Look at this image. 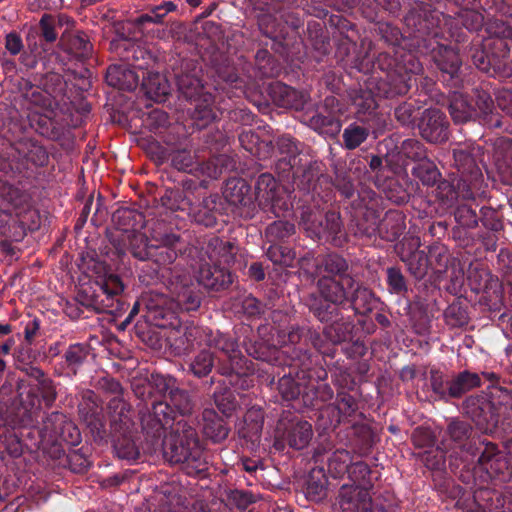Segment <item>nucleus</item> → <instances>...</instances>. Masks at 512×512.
<instances>
[{
	"instance_id": "63",
	"label": "nucleus",
	"mask_w": 512,
	"mask_h": 512,
	"mask_svg": "<svg viewBox=\"0 0 512 512\" xmlns=\"http://www.w3.org/2000/svg\"><path fill=\"white\" fill-rule=\"evenodd\" d=\"M1 350L4 354H8L9 351H10V344H4L2 347H1Z\"/></svg>"
},
{
	"instance_id": "9",
	"label": "nucleus",
	"mask_w": 512,
	"mask_h": 512,
	"mask_svg": "<svg viewBox=\"0 0 512 512\" xmlns=\"http://www.w3.org/2000/svg\"><path fill=\"white\" fill-rule=\"evenodd\" d=\"M139 74L123 65H113L107 69L106 81L108 85L131 91L135 89L139 83Z\"/></svg>"
},
{
	"instance_id": "31",
	"label": "nucleus",
	"mask_w": 512,
	"mask_h": 512,
	"mask_svg": "<svg viewBox=\"0 0 512 512\" xmlns=\"http://www.w3.org/2000/svg\"><path fill=\"white\" fill-rule=\"evenodd\" d=\"M175 9L172 2H167L163 5L157 6L153 9L152 14H145L139 17L140 23L145 22H159L168 12Z\"/></svg>"
},
{
	"instance_id": "22",
	"label": "nucleus",
	"mask_w": 512,
	"mask_h": 512,
	"mask_svg": "<svg viewBox=\"0 0 512 512\" xmlns=\"http://www.w3.org/2000/svg\"><path fill=\"white\" fill-rule=\"evenodd\" d=\"M367 136L368 130L366 128L354 124L347 127L343 133L344 143L348 149L358 147L366 140Z\"/></svg>"
},
{
	"instance_id": "23",
	"label": "nucleus",
	"mask_w": 512,
	"mask_h": 512,
	"mask_svg": "<svg viewBox=\"0 0 512 512\" xmlns=\"http://www.w3.org/2000/svg\"><path fill=\"white\" fill-rule=\"evenodd\" d=\"M153 416L156 420L155 430L159 432L160 429L167 428L171 421L172 417V409L169 404L166 402H157L153 405Z\"/></svg>"
},
{
	"instance_id": "59",
	"label": "nucleus",
	"mask_w": 512,
	"mask_h": 512,
	"mask_svg": "<svg viewBox=\"0 0 512 512\" xmlns=\"http://www.w3.org/2000/svg\"><path fill=\"white\" fill-rule=\"evenodd\" d=\"M11 331V327L8 324H0V334H8Z\"/></svg>"
},
{
	"instance_id": "2",
	"label": "nucleus",
	"mask_w": 512,
	"mask_h": 512,
	"mask_svg": "<svg viewBox=\"0 0 512 512\" xmlns=\"http://www.w3.org/2000/svg\"><path fill=\"white\" fill-rule=\"evenodd\" d=\"M318 286L325 300L333 304H343L349 300L358 311L366 310L365 304L372 296L368 289L360 287L349 275L324 276Z\"/></svg>"
},
{
	"instance_id": "28",
	"label": "nucleus",
	"mask_w": 512,
	"mask_h": 512,
	"mask_svg": "<svg viewBox=\"0 0 512 512\" xmlns=\"http://www.w3.org/2000/svg\"><path fill=\"white\" fill-rule=\"evenodd\" d=\"M87 349L84 345L74 344L71 345L65 353L66 362L71 366L81 364L87 357Z\"/></svg>"
},
{
	"instance_id": "52",
	"label": "nucleus",
	"mask_w": 512,
	"mask_h": 512,
	"mask_svg": "<svg viewBox=\"0 0 512 512\" xmlns=\"http://www.w3.org/2000/svg\"><path fill=\"white\" fill-rule=\"evenodd\" d=\"M482 104L479 106V109L482 113H487L492 105V100L489 96L483 95L480 97Z\"/></svg>"
},
{
	"instance_id": "29",
	"label": "nucleus",
	"mask_w": 512,
	"mask_h": 512,
	"mask_svg": "<svg viewBox=\"0 0 512 512\" xmlns=\"http://www.w3.org/2000/svg\"><path fill=\"white\" fill-rule=\"evenodd\" d=\"M295 232L294 224L288 221H275L267 229V233L277 238H285Z\"/></svg>"
},
{
	"instance_id": "21",
	"label": "nucleus",
	"mask_w": 512,
	"mask_h": 512,
	"mask_svg": "<svg viewBox=\"0 0 512 512\" xmlns=\"http://www.w3.org/2000/svg\"><path fill=\"white\" fill-rule=\"evenodd\" d=\"M272 93L274 94V101L279 105L283 107H294L296 109L300 108L304 102L306 101L303 99L301 103L294 102V98L297 94V92L287 86L280 83H276L271 87ZM302 98L304 96L302 95Z\"/></svg>"
},
{
	"instance_id": "18",
	"label": "nucleus",
	"mask_w": 512,
	"mask_h": 512,
	"mask_svg": "<svg viewBox=\"0 0 512 512\" xmlns=\"http://www.w3.org/2000/svg\"><path fill=\"white\" fill-rule=\"evenodd\" d=\"M450 114L456 123H464L477 115L467 98L455 93L450 103Z\"/></svg>"
},
{
	"instance_id": "7",
	"label": "nucleus",
	"mask_w": 512,
	"mask_h": 512,
	"mask_svg": "<svg viewBox=\"0 0 512 512\" xmlns=\"http://www.w3.org/2000/svg\"><path fill=\"white\" fill-rule=\"evenodd\" d=\"M214 346L217 350L221 351L229 361L227 367H220L222 374H241L243 372V357L234 340L221 334L214 339Z\"/></svg>"
},
{
	"instance_id": "8",
	"label": "nucleus",
	"mask_w": 512,
	"mask_h": 512,
	"mask_svg": "<svg viewBox=\"0 0 512 512\" xmlns=\"http://www.w3.org/2000/svg\"><path fill=\"white\" fill-rule=\"evenodd\" d=\"M197 280L207 289L220 290L228 287L233 279L230 272L218 266L204 264L200 267Z\"/></svg>"
},
{
	"instance_id": "33",
	"label": "nucleus",
	"mask_w": 512,
	"mask_h": 512,
	"mask_svg": "<svg viewBox=\"0 0 512 512\" xmlns=\"http://www.w3.org/2000/svg\"><path fill=\"white\" fill-rule=\"evenodd\" d=\"M24 96L36 106H46L49 100L48 93L37 86H30Z\"/></svg>"
},
{
	"instance_id": "47",
	"label": "nucleus",
	"mask_w": 512,
	"mask_h": 512,
	"mask_svg": "<svg viewBox=\"0 0 512 512\" xmlns=\"http://www.w3.org/2000/svg\"><path fill=\"white\" fill-rule=\"evenodd\" d=\"M65 429L69 431V438H65V441H67L70 445H77L80 442V432L79 430L72 424L67 423L65 425Z\"/></svg>"
},
{
	"instance_id": "61",
	"label": "nucleus",
	"mask_w": 512,
	"mask_h": 512,
	"mask_svg": "<svg viewBox=\"0 0 512 512\" xmlns=\"http://www.w3.org/2000/svg\"><path fill=\"white\" fill-rule=\"evenodd\" d=\"M467 512H488L487 511V508L482 506V505H477V507L475 509H469L467 510Z\"/></svg>"
},
{
	"instance_id": "26",
	"label": "nucleus",
	"mask_w": 512,
	"mask_h": 512,
	"mask_svg": "<svg viewBox=\"0 0 512 512\" xmlns=\"http://www.w3.org/2000/svg\"><path fill=\"white\" fill-rule=\"evenodd\" d=\"M326 480L324 475H322V479L315 480L314 476H311L308 481L306 488V496L308 499L312 501H320L326 496Z\"/></svg>"
},
{
	"instance_id": "60",
	"label": "nucleus",
	"mask_w": 512,
	"mask_h": 512,
	"mask_svg": "<svg viewBox=\"0 0 512 512\" xmlns=\"http://www.w3.org/2000/svg\"><path fill=\"white\" fill-rule=\"evenodd\" d=\"M201 117L208 119V120L214 119V115L210 109L209 110L205 109L203 111V115Z\"/></svg>"
},
{
	"instance_id": "34",
	"label": "nucleus",
	"mask_w": 512,
	"mask_h": 512,
	"mask_svg": "<svg viewBox=\"0 0 512 512\" xmlns=\"http://www.w3.org/2000/svg\"><path fill=\"white\" fill-rule=\"evenodd\" d=\"M412 440L417 447H428L434 443L432 433L428 429L422 427H418L414 430Z\"/></svg>"
},
{
	"instance_id": "50",
	"label": "nucleus",
	"mask_w": 512,
	"mask_h": 512,
	"mask_svg": "<svg viewBox=\"0 0 512 512\" xmlns=\"http://www.w3.org/2000/svg\"><path fill=\"white\" fill-rule=\"evenodd\" d=\"M485 445H486V444H482L481 448L477 449V450H478V452H477V453L472 452V453H470V454H469V451H466V454H468V455L466 456V461H473L474 459H477V462H479V457L481 456V453H482V451H483V449H484ZM478 468H479L480 470H482V471H485V472H486V470H485L483 467H481L480 463H478Z\"/></svg>"
},
{
	"instance_id": "4",
	"label": "nucleus",
	"mask_w": 512,
	"mask_h": 512,
	"mask_svg": "<svg viewBox=\"0 0 512 512\" xmlns=\"http://www.w3.org/2000/svg\"><path fill=\"white\" fill-rule=\"evenodd\" d=\"M505 451L508 458L497 449L496 445L486 443L479 457V463L486 470L489 478L500 479L501 481L510 479L512 474V439L506 442Z\"/></svg>"
},
{
	"instance_id": "57",
	"label": "nucleus",
	"mask_w": 512,
	"mask_h": 512,
	"mask_svg": "<svg viewBox=\"0 0 512 512\" xmlns=\"http://www.w3.org/2000/svg\"><path fill=\"white\" fill-rule=\"evenodd\" d=\"M328 124H329V131L333 134L335 133H338L340 131V124L338 121H334V120H328Z\"/></svg>"
},
{
	"instance_id": "48",
	"label": "nucleus",
	"mask_w": 512,
	"mask_h": 512,
	"mask_svg": "<svg viewBox=\"0 0 512 512\" xmlns=\"http://www.w3.org/2000/svg\"><path fill=\"white\" fill-rule=\"evenodd\" d=\"M148 119L155 120L159 125H164L167 123L168 117L164 111L155 109L149 113Z\"/></svg>"
},
{
	"instance_id": "49",
	"label": "nucleus",
	"mask_w": 512,
	"mask_h": 512,
	"mask_svg": "<svg viewBox=\"0 0 512 512\" xmlns=\"http://www.w3.org/2000/svg\"><path fill=\"white\" fill-rule=\"evenodd\" d=\"M250 275L257 281L263 280L265 277L264 271L261 265L255 263L251 265L249 269Z\"/></svg>"
},
{
	"instance_id": "51",
	"label": "nucleus",
	"mask_w": 512,
	"mask_h": 512,
	"mask_svg": "<svg viewBox=\"0 0 512 512\" xmlns=\"http://www.w3.org/2000/svg\"><path fill=\"white\" fill-rule=\"evenodd\" d=\"M185 79H181L179 82V88L182 91V93L189 99H193L196 96V92L192 91V89L185 84Z\"/></svg>"
},
{
	"instance_id": "3",
	"label": "nucleus",
	"mask_w": 512,
	"mask_h": 512,
	"mask_svg": "<svg viewBox=\"0 0 512 512\" xmlns=\"http://www.w3.org/2000/svg\"><path fill=\"white\" fill-rule=\"evenodd\" d=\"M164 456L171 463H190L197 461L200 455L196 432L180 421L163 441Z\"/></svg>"
},
{
	"instance_id": "54",
	"label": "nucleus",
	"mask_w": 512,
	"mask_h": 512,
	"mask_svg": "<svg viewBox=\"0 0 512 512\" xmlns=\"http://www.w3.org/2000/svg\"><path fill=\"white\" fill-rule=\"evenodd\" d=\"M246 303L249 307H251L253 310L250 311L251 314L259 313L260 309L258 307V302L255 298H248L246 300Z\"/></svg>"
},
{
	"instance_id": "5",
	"label": "nucleus",
	"mask_w": 512,
	"mask_h": 512,
	"mask_svg": "<svg viewBox=\"0 0 512 512\" xmlns=\"http://www.w3.org/2000/svg\"><path fill=\"white\" fill-rule=\"evenodd\" d=\"M338 503L343 512H372L369 490L359 485H343Z\"/></svg>"
},
{
	"instance_id": "62",
	"label": "nucleus",
	"mask_w": 512,
	"mask_h": 512,
	"mask_svg": "<svg viewBox=\"0 0 512 512\" xmlns=\"http://www.w3.org/2000/svg\"><path fill=\"white\" fill-rule=\"evenodd\" d=\"M343 194L346 196V197H350L352 195V187L351 185L349 187H345L343 189Z\"/></svg>"
},
{
	"instance_id": "45",
	"label": "nucleus",
	"mask_w": 512,
	"mask_h": 512,
	"mask_svg": "<svg viewBox=\"0 0 512 512\" xmlns=\"http://www.w3.org/2000/svg\"><path fill=\"white\" fill-rule=\"evenodd\" d=\"M176 252L169 246L160 248L156 261L162 265L171 264L176 259Z\"/></svg>"
},
{
	"instance_id": "35",
	"label": "nucleus",
	"mask_w": 512,
	"mask_h": 512,
	"mask_svg": "<svg viewBox=\"0 0 512 512\" xmlns=\"http://www.w3.org/2000/svg\"><path fill=\"white\" fill-rule=\"evenodd\" d=\"M279 390L286 400H292L297 397L300 390L298 386H296L293 380L289 377H283L279 381Z\"/></svg>"
},
{
	"instance_id": "40",
	"label": "nucleus",
	"mask_w": 512,
	"mask_h": 512,
	"mask_svg": "<svg viewBox=\"0 0 512 512\" xmlns=\"http://www.w3.org/2000/svg\"><path fill=\"white\" fill-rule=\"evenodd\" d=\"M72 46L76 53L80 56H85L90 52L91 44L82 33H78L72 38Z\"/></svg>"
},
{
	"instance_id": "6",
	"label": "nucleus",
	"mask_w": 512,
	"mask_h": 512,
	"mask_svg": "<svg viewBox=\"0 0 512 512\" xmlns=\"http://www.w3.org/2000/svg\"><path fill=\"white\" fill-rule=\"evenodd\" d=\"M421 135L431 143H440L448 138L445 116L439 110H428L419 124Z\"/></svg>"
},
{
	"instance_id": "12",
	"label": "nucleus",
	"mask_w": 512,
	"mask_h": 512,
	"mask_svg": "<svg viewBox=\"0 0 512 512\" xmlns=\"http://www.w3.org/2000/svg\"><path fill=\"white\" fill-rule=\"evenodd\" d=\"M158 386L163 385L161 391L168 394L172 405L181 415L190 413L192 407L187 393L175 388V380L171 377L157 376L155 379Z\"/></svg>"
},
{
	"instance_id": "55",
	"label": "nucleus",
	"mask_w": 512,
	"mask_h": 512,
	"mask_svg": "<svg viewBox=\"0 0 512 512\" xmlns=\"http://www.w3.org/2000/svg\"><path fill=\"white\" fill-rule=\"evenodd\" d=\"M452 57H453V60H452L450 69L447 70V72H449L450 74H454L459 68V60H458L457 55L453 53Z\"/></svg>"
},
{
	"instance_id": "13",
	"label": "nucleus",
	"mask_w": 512,
	"mask_h": 512,
	"mask_svg": "<svg viewBox=\"0 0 512 512\" xmlns=\"http://www.w3.org/2000/svg\"><path fill=\"white\" fill-rule=\"evenodd\" d=\"M259 195L271 202V208L276 216L290 209V204L286 201L281 202L276 197V181L270 174H262L257 182Z\"/></svg>"
},
{
	"instance_id": "56",
	"label": "nucleus",
	"mask_w": 512,
	"mask_h": 512,
	"mask_svg": "<svg viewBox=\"0 0 512 512\" xmlns=\"http://www.w3.org/2000/svg\"><path fill=\"white\" fill-rule=\"evenodd\" d=\"M464 213L469 214V215L471 216V222H473V223H475V222H476V220H475V215H474V213L472 212V210H471V209H469V208H465V207L458 209V211H457V213H456V218H458V217H459V215L464 214Z\"/></svg>"
},
{
	"instance_id": "30",
	"label": "nucleus",
	"mask_w": 512,
	"mask_h": 512,
	"mask_svg": "<svg viewBox=\"0 0 512 512\" xmlns=\"http://www.w3.org/2000/svg\"><path fill=\"white\" fill-rule=\"evenodd\" d=\"M114 448L118 457L122 459L134 460L139 455L138 449L130 440H124L123 442L117 441Z\"/></svg>"
},
{
	"instance_id": "36",
	"label": "nucleus",
	"mask_w": 512,
	"mask_h": 512,
	"mask_svg": "<svg viewBox=\"0 0 512 512\" xmlns=\"http://www.w3.org/2000/svg\"><path fill=\"white\" fill-rule=\"evenodd\" d=\"M172 162L178 170L186 171L192 167L193 157L188 151H178L174 154Z\"/></svg>"
},
{
	"instance_id": "37",
	"label": "nucleus",
	"mask_w": 512,
	"mask_h": 512,
	"mask_svg": "<svg viewBox=\"0 0 512 512\" xmlns=\"http://www.w3.org/2000/svg\"><path fill=\"white\" fill-rule=\"evenodd\" d=\"M324 267L326 271L337 274L346 268V262L338 255H328L324 261Z\"/></svg>"
},
{
	"instance_id": "10",
	"label": "nucleus",
	"mask_w": 512,
	"mask_h": 512,
	"mask_svg": "<svg viewBox=\"0 0 512 512\" xmlns=\"http://www.w3.org/2000/svg\"><path fill=\"white\" fill-rule=\"evenodd\" d=\"M161 327L169 328L167 340L170 346L173 347L178 353L186 351L192 345L198 332L195 327L181 325L178 321V318H176V322L173 325Z\"/></svg>"
},
{
	"instance_id": "41",
	"label": "nucleus",
	"mask_w": 512,
	"mask_h": 512,
	"mask_svg": "<svg viewBox=\"0 0 512 512\" xmlns=\"http://www.w3.org/2000/svg\"><path fill=\"white\" fill-rule=\"evenodd\" d=\"M448 431L455 441H460L468 435L469 426L463 422H452L448 427Z\"/></svg>"
},
{
	"instance_id": "38",
	"label": "nucleus",
	"mask_w": 512,
	"mask_h": 512,
	"mask_svg": "<svg viewBox=\"0 0 512 512\" xmlns=\"http://www.w3.org/2000/svg\"><path fill=\"white\" fill-rule=\"evenodd\" d=\"M267 255L273 262L283 265H290V262L292 261L290 252L285 254L283 248L280 246L270 247L267 252Z\"/></svg>"
},
{
	"instance_id": "42",
	"label": "nucleus",
	"mask_w": 512,
	"mask_h": 512,
	"mask_svg": "<svg viewBox=\"0 0 512 512\" xmlns=\"http://www.w3.org/2000/svg\"><path fill=\"white\" fill-rule=\"evenodd\" d=\"M40 27L42 30V34L47 41L53 42L56 40L57 34L54 30L51 17L44 15L41 18Z\"/></svg>"
},
{
	"instance_id": "1",
	"label": "nucleus",
	"mask_w": 512,
	"mask_h": 512,
	"mask_svg": "<svg viewBox=\"0 0 512 512\" xmlns=\"http://www.w3.org/2000/svg\"><path fill=\"white\" fill-rule=\"evenodd\" d=\"M144 301L147 317L156 326L173 325L179 311H193L200 306V297L189 288L179 291L176 300L162 293L150 292Z\"/></svg>"
},
{
	"instance_id": "43",
	"label": "nucleus",
	"mask_w": 512,
	"mask_h": 512,
	"mask_svg": "<svg viewBox=\"0 0 512 512\" xmlns=\"http://www.w3.org/2000/svg\"><path fill=\"white\" fill-rule=\"evenodd\" d=\"M431 453H432V451L425 452L424 462L428 468L439 469L445 463L444 453H443V451L436 449L433 459H430Z\"/></svg>"
},
{
	"instance_id": "19",
	"label": "nucleus",
	"mask_w": 512,
	"mask_h": 512,
	"mask_svg": "<svg viewBox=\"0 0 512 512\" xmlns=\"http://www.w3.org/2000/svg\"><path fill=\"white\" fill-rule=\"evenodd\" d=\"M96 284L99 286L100 291L106 296L107 302L104 299L101 300L105 307H110L112 304L109 302L112 300L114 296L119 295L123 291V284L120 278L114 274H105L104 276H100Z\"/></svg>"
},
{
	"instance_id": "16",
	"label": "nucleus",
	"mask_w": 512,
	"mask_h": 512,
	"mask_svg": "<svg viewBox=\"0 0 512 512\" xmlns=\"http://www.w3.org/2000/svg\"><path fill=\"white\" fill-rule=\"evenodd\" d=\"M203 432L214 442H220L228 436V428L222 418L214 411L205 410L203 413Z\"/></svg>"
},
{
	"instance_id": "64",
	"label": "nucleus",
	"mask_w": 512,
	"mask_h": 512,
	"mask_svg": "<svg viewBox=\"0 0 512 512\" xmlns=\"http://www.w3.org/2000/svg\"><path fill=\"white\" fill-rule=\"evenodd\" d=\"M135 255L141 259H144L145 257L151 255V252H146L144 254H142L141 252L140 253H135Z\"/></svg>"
},
{
	"instance_id": "46",
	"label": "nucleus",
	"mask_w": 512,
	"mask_h": 512,
	"mask_svg": "<svg viewBox=\"0 0 512 512\" xmlns=\"http://www.w3.org/2000/svg\"><path fill=\"white\" fill-rule=\"evenodd\" d=\"M255 417V421L252 424L251 429L258 434L262 428L263 416L260 410H250L245 415V422L252 420Z\"/></svg>"
},
{
	"instance_id": "11",
	"label": "nucleus",
	"mask_w": 512,
	"mask_h": 512,
	"mask_svg": "<svg viewBox=\"0 0 512 512\" xmlns=\"http://www.w3.org/2000/svg\"><path fill=\"white\" fill-rule=\"evenodd\" d=\"M328 467L335 476H341L345 472L350 475L359 473L363 477L368 473V466L362 462L351 464V457L348 451L338 450L329 459Z\"/></svg>"
},
{
	"instance_id": "15",
	"label": "nucleus",
	"mask_w": 512,
	"mask_h": 512,
	"mask_svg": "<svg viewBox=\"0 0 512 512\" xmlns=\"http://www.w3.org/2000/svg\"><path fill=\"white\" fill-rule=\"evenodd\" d=\"M142 86L147 96L154 101L161 102L170 92V85L165 77L159 73H145L142 71Z\"/></svg>"
},
{
	"instance_id": "17",
	"label": "nucleus",
	"mask_w": 512,
	"mask_h": 512,
	"mask_svg": "<svg viewBox=\"0 0 512 512\" xmlns=\"http://www.w3.org/2000/svg\"><path fill=\"white\" fill-rule=\"evenodd\" d=\"M312 435L313 431L311 424L307 421H299L289 430L287 441L290 447L302 449L309 444Z\"/></svg>"
},
{
	"instance_id": "25",
	"label": "nucleus",
	"mask_w": 512,
	"mask_h": 512,
	"mask_svg": "<svg viewBox=\"0 0 512 512\" xmlns=\"http://www.w3.org/2000/svg\"><path fill=\"white\" fill-rule=\"evenodd\" d=\"M248 188L243 181H229L226 185L224 195L232 204H241L244 201V192Z\"/></svg>"
},
{
	"instance_id": "39",
	"label": "nucleus",
	"mask_w": 512,
	"mask_h": 512,
	"mask_svg": "<svg viewBox=\"0 0 512 512\" xmlns=\"http://www.w3.org/2000/svg\"><path fill=\"white\" fill-rule=\"evenodd\" d=\"M387 275L388 283L394 291L401 292L405 289V281L399 270L395 268H389L387 270Z\"/></svg>"
},
{
	"instance_id": "24",
	"label": "nucleus",
	"mask_w": 512,
	"mask_h": 512,
	"mask_svg": "<svg viewBox=\"0 0 512 512\" xmlns=\"http://www.w3.org/2000/svg\"><path fill=\"white\" fill-rule=\"evenodd\" d=\"M214 365L213 356L209 351L200 352L191 364L192 372L198 376H206Z\"/></svg>"
},
{
	"instance_id": "58",
	"label": "nucleus",
	"mask_w": 512,
	"mask_h": 512,
	"mask_svg": "<svg viewBox=\"0 0 512 512\" xmlns=\"http://www.w3.org/2000/svg\"><path fill=\"white\" fill-rule=\"evenodd\" d=\"M314 312L321 321L329 320L328 313L326 311H323L321 308H314Z\"/></svg>"
},
{
	"instance_id": "32",
	"label": "nucleus",
	"mask_w": 512,
	"mask_h": 512,
	"mask_svg": "<svg viewBox=\"0 0 512 512\" xmlns=\"http://www.w3.org/2000/svg\"><path fill=\"white\" fill-rule=\"evenodd\" d=\"M461 22L468 30H478L482 27L483 16L472 10H465L461 13Z\"/></svg>"
},
{
	"instance_id": "53",
	"label": "nucleus",
	"mask_w": 512,
	"mask_h": 512,
	"mask_svg": "<svg viewBox=\"0 0 512 512\" xmlns=\"http://www.w3.org/2000/svg\"><path fill=\"white\" fill-rule=\"evenodd\" d=\"M354 405L355 403L352 397H343L339 403V409L342 410L345 406H348V408L354 410Z\"/></svg>"
},
{
	"instance_id": "14",
	"label": "nucleus",
	"mask_w": 512,
	"mask_h": 512,
	"mask_svg": "<svg viewBox=\"0 0 512 512\" xmlns=\"http://www.w3.org/2000/svg\"><path fill=\"white\" fill-rule=\"evenodd\" d=\"M326 226L324 227L322 222H319L318 226L314 225V222L318 219V215L311 213L308 216H302V223L306 231L310 232L313 237L320 238L322 235L335 234L340 230L339 217L336 213L326 214Z\"/></svg>"
},
{
	"instance_id": "27",
	"label": "nucleus",
	"mask_w": 512,
	"mask_h": 512,
	"mask_svg": "<svg viewBox=\"0 0 512 512\" xmlns=\"http://www.w3.org/2000/svg\"><path fill=\"white\" fill-rule=\"evenodd\" d=\"M413 174L426 185L434 184L439 178V172L430 164H419L413 169Z\"/></svg>"
},
{
	"instance_id": "20",
	"label": "nucleus",
	"mask_w": 512,
	"mask_h": 512,
	"mask_svg": "<svg viewBox=\"0 0 512 512\" xmlns=\"http://www.w3.org/2000/svg\"><path fill=\"white\" fill-rule=\"evenodd\" d=\"M480 377L475 373L462 372L449 385V394L453 397H459L467 391L479 387Z\"/></svg>"
},
{
	"instance_id": "44",
	"label": "nucleus",
	"mask_w": 512,
	"mask_h": 512,
	"mask_svg": "<svg viewBox=\"0 0 512 512\" xmlns=\"http://www.w3.org/2000/svg\"><path fill=\"white\" fill-rule=\"evenodd\" d=\"M5 47L10 54L17 55L23 47L21 38L15 33L8 34L6 36Z\"/></svg>"
}]
</instances>
